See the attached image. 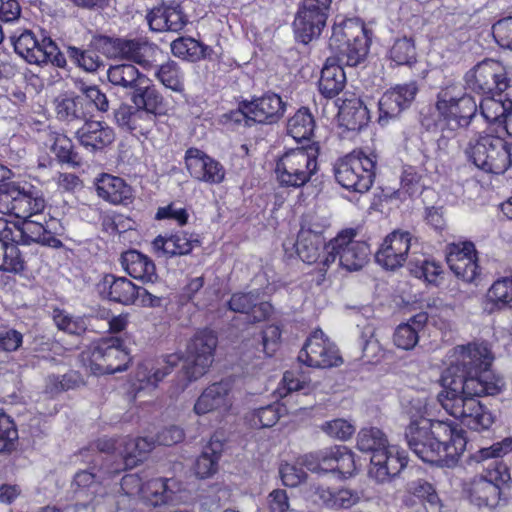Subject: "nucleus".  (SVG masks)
<instances>
[{
  "label": "nucleus",
  "instance_id": "f257e3e1",
  "mask_svg": "<svg viewBox=\"0 0 512 512\" xmlns=\"http://www.w3.org/2000/svg\"><path fill=\"white\" fill-rule=\"evenodd\" d=\"M454 357L442 376L443 389L437 396L438 401L448 414L469 429L487 430L494 418L478 398L499 394L504 381L489 371L493 358L484 345L457 346Z\"/></svg>",
  "mask_w": 512,
  "mask_h": 512
},
{
  "label": "nucleus",
  "instance_id": "f03ea898",
  "mask_svg": "<svg viewBox=\"0 0 512 512\" xmlns=\"http://www.w3.org/2000/svg\"><path fill=\"white\" fill-rule=\"evenodd\" d=\"M405 438L422 461L447 467L456 464L467 444L465 431L452 422L424 417L410 422Z\"/></svg>",
  "mask_w": 512,
  "mask_h": 512
},
{
  "label": "nucleus",
  "instance_id": "7ed1b4c3",
  "mask_svg": "<svg viewBox=\"0 0 512 512\" xmlns=\"http://www.w3.org/2000/svg\"><path fill=\"white\" fill-rule=\"evenodd\" d=\"M319 146L299 147L286 151L276 161L275 176L284 188H302L318 171Z\"/></svg>",
  "mask_w": 512,
  "mask_h": 512
},
{
  "label": "nucleus",
  "instance_id": "20e7f679",
  "mask_svg": "<svg viewBox=\"0 0 512 512\" xmlns=\"http://www.w3.org/2000/svg\"><path fill=\"white\" fill-rule=\"evenodd\" d=\"M466 155L482 171L503 174L512 167V142L492 134H479L470 140Z\"/></svg>",
  "mask_w": 512,
  "mask_h": 512
},
{
  "label": "nucleus",
  "instance_id": "39448f33",
  "mask_svg": "<svg viewBox=\"0 0 512 512\" xmlns=\"http://www.w3.org/2000/svg\"><path fill=\"white\" fill-rule=\"evenodd\" d=\"M376 159L362 151H353L336 160L333 172L336 182L343 188L365 193L370 190L375 178Z\"/></svg>",
  "mask_w": 512,
  "mask_h": 512
},
{
  "label": "nucleus",
  "instance_id": "423d86ee",
  "mask_svg": "<svg viewBox=\"0 0 512 512\" xmlns=\"http://www.w3.org/2000/svg\"><path fill=\"white\" fill-rule=\"evenodd\" d=\"M93 374H114L127 369L129 353L118 337L102 338L82 353Z\"/></svg>",
  "mask_w": 512,
  "mask_h": 512
},
{
  "label": "nucleus",
  "instance_id": "0eeeda50",
  "mask_svg": "<svg viewBox=\"0 0 512 512\" xmlns=\"http://www.w3.org/2000/svg\"><path fill=\"white\" fill-rule=\"evenodd\" d=\"M217 345V335L210 329L197 331L189 340L186 348L188 361L180 372L185 379L183 389L208 371L214 361Z\"/></svg>",
  "mask_w": 512,
  "mask_h": 512
},
{
  "label": "nucleus",
  "instance_id": "6e6552de",
  "mask_svg": "<svg viewBox=\"0 0 512 512\" xmlns=\"http://www.w3.org/2000/svg\"><path fill=\"white\" fill-rule=\"evenodd\" d=\"M354 229L341 231L328 243V255L323 259V265L329 267L339 260V265L347 271H359L369 261L371 254L369 245L364 241H356Z\"/></svg>",
  "mask_w": 512,
  "mask_h": 512
},
{
  "label": "nucleus",
  "instance_id": "1a4fd4ad",
  "mask_svg": "<svg viewBox=\"0 0 512 512\" xmlns=\"http://www.w3.org/2000/svg\"><path fill=\"white\" fill-rule=\"evenodd\" d=\"M510 82L505 67L493 59L478 62L464 75L465 89L484 96L500 95Z\"/></svg>",
  "mask_w": 512,
  "mask_h": 512
},
{
  "label": "nucleus",
  "instance_id": "9d476101",
  "mask_svg": "<svg viewBox=\"0 0 512 512\" xmlns=\"http://www.w3.org/2000/svg\"><path fill=\"white\" fill-rule=\"evenodd\" d=\"M436 109L448 122L466 128L476 116L478 105L473 96L460 94L457 86H447L437 94Z\"/></svg>",
  "mask_w": 512,
  "mask_h": 512
},
{
  "label": "nucleus",
  "instance_id": "9b49d317",
  "mask_svg": "<svg viewBox=\"0 0 512 512\" xmlns=\"http://www.w3.org/2000/svg\"><path fill=\"white\" fill-rule=\"evenodd\" d=\"M332 0H303L293 26L296 39L308 44L318 38L326 25Z\"/></svg>",
  "mask_w": 512,
  "mask_h": 512
},
{
  "label": "nucleus",
  "instance_id": "f8f14e48",
  "mask_svg": "<svg viewBox=\"0 0 512 512\" xmlns=\"http://www.w3.org/2000/svg\"><path fill=\"white\" fill-rule=\"evenodd\" d=\"M298 360L314 368H330L342 363L337 347L320 329L315 330L306 340Z\"/></svg>",
  "mask_w": 512,
  "mask_h": 512
},
{
  "label": "nucleus",
  "instance_id": "ddd939ff",
  "mask_svg": "<svg viewBox=\"0 0 512 512\" xmlns=\"http://www.w3.org/2000/svg\"><path fill=\"white\" fill-rule=\"evenodd\" d=\"M408 458L403 450L388 445L371 456L369 476L377 483H387L406 467Z\"/></svg>",
  "mask_w": 512,
  "mask_h": 512
},
{
  "label": "nucleus",
  "instance_id": "4468645a",
  "mask_svg": "<svg viewBox=\"0 0 512 512\" xmlns=\"http://www.w3.org/2000/svg\"><path fill=\"white\" fill-rule=\"evenodd\" d=\"M446 260L455 276L464 282L473 283L480 276L477 251L472 242L450 244Z\"/></svg>",
  "mask_w": 512,
  "mask_h": 512
},
{
  "label": "nucleus",
  "instance_id": "2eb2a0df",
  "mask_svg": "<svg viewBox=\"0 0 512 512\" xmlns=\"http://www.w3.org/2000/svg\"><path fill=\"white\" fill-rule=\"evenodd\" d=\"M184 160L190 176L199 182L217 185L225 179L224 166L198 148L187 149Z\"/></svg>",
  "mask_w": 512,
  "mask_h": 512
},
{
  "label": "nucleus",
  "instance_id": "dca6fc26",
  "mask_svg": "<svg viewBox=\"0 0 512 512\" xmlns=\"http://www.w3.org/2000/svg\"><path fill=\"white\" fill-rule=\"evenodd\" d=\"M412 235L395 230L387 235L375 254L376 262L386 270H395L406 262L411 248Z\"/></svg>",
  "mask_w": 512,
  "mask_h": 512
},
{
  "label": "nucleus",
  "instance_id": "f3484780",
  "mask_svg": "<svg viewBox=\"0 0 512 512\" xmlns=\"http://www.w3.org/2000/svg\"><path fill=\"white\" fill-rule=\"evenodd\" d=\"M419 87L416 81L399 84L387 90L379 100V121H388L401 114L412 104Z\"/></svg>",
  "mask_w": 512,
  "mask_h": 512
},
{
  "label": "nucleus",
  "instance_id": "a211bd4d",
  "mask_svg": "<svg viewBox=\"0 0 512 512\" xmlns=\"http://www.w3.org/2000/svg\"><path fill=\"white\" fill-rule=\"evenodd\" d=\"M146 19L150 29L155 32H180L189 21L180 3L175 1L162 2L152 8Z\"/></svg>",
  "mask_w": 512,
  "mask_h": 512
},
{
  "label": "nucleus",
  "instance_id": "6ab92c4d",
  "mask_svg": "<svg viewBox=\"0 0 512 512\" xmlns=\"http://www.w3.org/2000/svg\"><path fill=\"white\" fill-rule=\"evenodd\" d=\"M512 450V438H505L504 440L494 443L490 447L480 449L473 458L476 461H484L492 459L487 470V480L496 483L498 487L500 484H506L511 480L509 469L506 464L499 458Z\"/></svg>",
  "mask_w": 512,
  "mask_h": 512
},
{
  "label": "nucleus",
  "instance_id": "aec40b11",
  "mask_svg": "<svg viewBox=\"0 0 512 512\" xmlns=\"http://www.w3.org/2000/svg\"><path fill=\"white\" fill-rule=\"evenodd\" d=\"M232 384L230 381L222 380L212 383L203 390L194 404V412L205 415L210 412H227L232 407Z\"/></svg>",
  "mask_w": 512,
  "mask_h": 512
},
{
  "label": "nucleus",
  "instance_id": "412c9836",
  "mask_svg": "<svg viewBox=\"0 0 512 512\" xmlns=\"http://www.w3.org/2000/svg\"><path fill=\"white\" fill-rule=\"evenodd\" d=\"M285 103L275 93H266L261 97L244 101V109L254 123L273 124L278 122L285 111Z\"/></svg>",
  "mask_w": 512,
  "mask_h": 512
},
{
  "label": "nucleus",
  "instance_id": "4be33fe9",
  "mask_svg": "<svg viewBox=\"0 0 512 512\" xmlns=\"http://www.w3.org/2000/svg\"><path fill=\"white\" fill-rule=\"evenodd\" d=\"M181 359L180 354L172 353L157 360H146L140 363L135 373V378L140 383V388H156L180 363Z\"/></svg>",
  "mask_w": 512,
  "mask_h": 512
},
{
  "label": "nucleus",
  "instance_id": "5701e85b",
  "mask_svg": "<svg viewBox=\"0 0 512 512\" xmlns=\"http://www.w3.org/2000/svg\"><path fill=\"white\" fill-rule=\"evenodd\" d=\"M95 190L98 197L113 205H129L134 198L132 187L124 179L107 173L96 178Z\"/></svg>",
  "mask_w": 512,
  "mask_h": 512
},
{
  "label": "nucleus",
  "instance_id": "b1692460",
  "mask_svg": "<svg viewBox=\"0 0 512 512\" xmlns=\"http://www.w3.org/2000/svg\"><path fill=\"white\" fill-rule=\"evenodd\" d=\"M98 290L103 298L123 305L133 304L140 295V287L134 285L126 277L107 274L98 284Z\"/></svg>",
  "mask_w": 512,
  "mask_h": 512
},
{
  "label": "nucleus",
  "instance_id": "393cba45",
  "mask_svg": "<svg viewBox=\"0 0 512 512\" xmlns=\"http://www.w3.org/2000/svg\"><path fill=\"white\" fill-rule=\"evenodd\" d=\"M322 472L337 473L342 477L353 475L356 465L354 454L346 446L335 445L319 450Z\"/></svg>",
  "mask_w": 512,
  "mask_h": 512
},
{
  "label": "nucleus",
  "instance_id": "a878e982",
  "mask_svg": "<svg viewBox=\"0 0 512 512\" xmlns=\"http://www.w3.org/2000/svg\"><path fill=\"white\" fill-rule=\"evenodd\" d=\"M227 304L229 310L248 314L254 322L264 321L272 313V305L269 302L260 301L258 291L234 293Z\"/></svg>",
  "mask_w": 512,
  "mask_h": 512
},
{
  "label": "nucleus",
  "instance_id": "bb28decb",
  "mask_svg": "<svg viewBox=\"0 0 512 512\" xmlns=\"http://www.w3.org/2000/svg\"><path fill=\"white\" fill-rule=\"evenodd\" d=\"M75 137L84 148L97 151L110 145L114 141L115 134L105 122L88 118L76 131Z\"/></svg>",
  "mask_w": 512,
  "mask_h": 512
},
{
  "label": "nucleus",
  "instance_id": "cd10ccee",
  "mask_svg": "<svg viewBox=\"0 0 512 512\" xmlns=\"http://www.w3.org/2000/svg\"><path fill=\"white\" fill-rule=\"evenodd\" d=\"M122 268L134 279L143 283H155L158 280L156 266L152 259L145 254L130 249L121 254Z\"/></svg>",
  "mask_w": 512,
  "mask_h": 512
},
{
  "label": "nucleus",
  "instance_id": "c85d7f7f",
  "mask_svg": "<svg viewBox=\"0 0 512 512\" xmlns=\"http://www.w3.org/2000/svg\"><path fill=\"white\" fill-rule=\"evenodd\" d=\"M58 119L68 124L85 122L90 117L89 103L80 95L64 94L55 99Z\"/></svg>",
  "mask_w": 512,
  "mask_h": 512
},
{
  "label": "nucleus",
  "instance_id": "c756f323",
  "mask_svg": "<svg viewBox=\"0 0 512 512\" xmlns=\"http://www.w3.org/2000/svg\"><path fill=\"white\" fill-rule=\"evenodd\" d=\"M159 52L157 45L145 38H121L119 58L135 62L144 68L150 67Z\"/></svg>",
  "mask_w": 512,
  "mask_h": 512
},
{
  "label": "nucleus",
  "instance_id": "7c9ffc66",
  "mask_svg": "<svg viewBox=\"0 0 512 512\" xmlns=\"http://www.w3.org/2000/svg\"><path fill=\"white\" fill-rule=\"evenodd\" d=\"M346 85L343 67L334 58H327L318 81L320 93L328 99L336 97Z\"/></svg>",
  "mask_w": 512,
  "mask_h": 512
},
{
  "label": "nucleus",
  "instance_id": "2f4dec72",
  "mask_svg": "<svg viewBox=\"0 0 512 512\" xmlns=\"http://www.w3.org/2000/svg\"><path fill=\"white\" fill-rule=\"evenodd\" d=\"M120 467H113L106 460L105 463L98 466L94 464L88 470H82L75 474L73 486L75 491L90 490L100 485L105 480L111 479L121 472Z\"/></svg>",
  "mask_w": 512,
  "mask_h": 512
},
{
  "label": "nucleus",
  "instance_id": "473e14b6",
  "mask_svg": "<svg viewBox=\"0 0 512 512\" xmlns=\"http://www.w3.org/2000/svg\"><path fill=\"white\" fill-rule=\"evenodd\" d=\"M428 321V314L420 312L412 316L406 323L399 324L393 334L394 344L403 350L413 349L419 341V332Z\"/></svg>",
  "mask_w": 512,
  "mask_h": 512
},
{
  "label": "nucleus",
  "instance_id": "72a5a7b5",
  "mask_svg": "<svg viewBox=\"0 0 512 512\" xmlns=\"http://www.w3.org/2000/svg\"><path fill=\"white\" fill-rule=\"evenodd\" d=\"M108 81L117 87L125 90H130L131 94L139 87L145 84L147 78L140 73L138 68L133 64H116L111 65L106 72Z\"/></svg>",
  "mask_w": 512,
  "mask_h": 512
},
{
  "label": "nucleus",
  "instance_id": "f704fd0d",
  "mask_svg": "<svg viewBox=\"0 0 512 512\" xmlns=\"http://www.w3.org/2000/svg\"><path fill=\"white\" fill-rule=\"evenodd\" d=\"M41 41L34 35V64L50 65L51 68H63L66 65L65 56L59 51L55 42L40 29Z\"/></svg>",
  "mask_w": 512,
  "mask_h": 512
},
{
  "label": "nucleus",
  "instance_id": "c9c22d12",
  "mask_svg": "<svg viewBox=\"0 0 512 512\" xmlns=\"http://www.w3.org/2000/svg\"><path fill=\"white\" fill-rule=\"evenodd\" d=\"M364 25L353 19L335 23L329 39V48H339L342 44L366 41Z\"/></svg>",
  "mask_w": 512,
  "mask_h": 512
},
{
  "label": "nucleus",
  "instance_id": "e433bc0d",
  "mask_svg": "<svg viewBox=\"0 0 512 512\" xmlns=\"http://www.w3.org/2000/svg\"><path fill=\"white\" fill-rule=\"evenodd\" d=\"M486 310L490 313L512 308V277H502L493 282L486 294Z\"/></svg>",
  "mask_w": 512,
  "mask_h": 512
},
{
  "label": "nucleus",
  "instance_id": "4c0bfd02",
  "mask_svg": "<svg viewBox=\"0 0 512 512\" xmlns=\"http://www.w3.org/2000/svg\"><path fill=\"white\" fill-rule=\"evenodd\" d=\"M171 52L175 57L194 63L210 57L213 50L192 37H179L172 41Z\"/></svg>",
  "mask_w": 512,
  "mask_h": 512
},
{
  "label": "nucleus",
  "instance_id": "58836bf2",
  "mask_svg": "<svg viewBox=\"0 0 512 512\" xmlns=\"http://www.w3.org/2000/svg\"><path fill=\"white\" fill-rule=\"evenodd\" d=\"M224 444L217 438L212 437L208 445L205 446L201 455L195 462V473L201 478L205 479L217 472L218 462L223 452Z\"/></svg>",
  "mask_w": 512,
  "mask_h": 512
},
{
  "label": "nucleus",
  "instance_id": "ea45409f",
  "mask_svg": "<svg viewBox=\"0 0 512 512\" xmlns=\"http://www.w3.org/2000/svg\"><path fill=\"white\" fill-rule=\"evenodd\" d=\"M500 487L486 477L474 479L469 488V499L478 507H495L500 497Z\"/></svg>",
  "mask_w": 512,
  "mask_h": 512
},
{
  "label": "nucleus",
  "instance_id": "a19ab883",
  "mask_svg": "<svg viewBox=\"0 0 512 512\" xmlns=\"http://www.w3.org/2000/svg\"><path fill=\"white\" fill-rule=\"evenodd\" d=\"M295 247L299 258L308 264L317 262L322 250H326V255H328V244H326L325 238H319L305 230L298 232Z\"/></svg>",
  "mask_w": 512,
  "mask_h": 512
},
{
  "label": "nucleus",
  "instance_id": "79ce46f5",
  "mask_svg": "<svg viewBox=\"0 0 512 512\" xmlns=\"http://www.w3.org/2000/svg\"><path fill=\"white\" fill-rule=\"evenodd\" d=\"M340 114L347 129L352 131L362 129L370 119L369 110L358 98L343 101Z\"/></svg>",
  "mask_w": 512,
  "mask_h": 512
},
{
  "label": "nucleus",
  "instance_id": "37998d69",
  "mask_svg": "<svg viewBox=\"0 0 512 512\" xmlns=\"http://www.w3.org/2000/svg\"><path fill=\"white\" fill-rule=\"evenodd\" d=\"M314 128V118L307 108L299 109L287 122V132L297 142L310 140Z\"/></svg>",
  "mask_w": 512,
  "mask_h": 512
},
{
  "label": "nucleus",
  "instance_id": "c03bdc74",
  "mask_svg": "<svg viewBox=\"0 0 512 512\" xmlns=\"http://www.w3.org/2000/svg\"><path fill=\"white\" fill-rule=\"evenodd\" d=\"M334 54V59L341 66L355 67L364 61L368 54V42H352L351 44H342L339 48H330Z\"/></svg>",
  "mask_w": 512,
  "mask_h": 512
},
{
  "label": "nucleus",
  "instance_id": "a18cd8bd",
  "mask_svg": "<svg viewBox=\"0 0 512 512\" xmlns=\"http://www.w3.org/2000/svg\"><path fill=\"white\" fill-rule=\"evenodd\" d=\"M131 100L137 109L145 110L152 116H156L163 105V97L154 86L139 85L132 93Z\"/></svg>",
  "mask_w": 512,
  "mask_h": 512
},
{
  "label": "nucleus",
  "instance_id": "49530a36",
  "mask_svg": "<svg viewBox=\"0 0 512 512\" xmlns=\"http://www.w3.org/2000/svg\"><path fill=\"white\" fill-rule=\"evenodd\" d=\"M388 445L385 433L377 427L362 428L357 435V448L362 452H370L374 455Z\"/></svg>",
  "mask_w": 512,
  "mask_h": 512
},
{
  "label": "nucleus",
  "instance_id": "de8ad7c7",
  "mask_svg": "<svg viewBox=\"0 0 512 512\" xmlns=\"http://www.w3.org/2000/svg\"><path fill=\"white\" fill-rule=\"evenodd\" d=\"M281 411L282 407L279 403L269 404L248 413L246 420L253 428H269L278 422L281 417Z\"/></svg>",
  "mask_w": 512,
  "mask_h": 512
},
{
  "label": "nucleus",
  "instance_id": "09e8293b",
  "mask_svg": "<svg viewBox=\"0 0 512 512\" xmlns=\"http://www.w3.org/2000/svg\"><path fill=\"white\" fill-rule=\"evenodd\" d=\"M0 237L3 240L25 246H29L32 241L27 221L13 222L10 226L3 217H0Z\"/></svg>",
  "mask_w": 512,
  "mask_h": 512
},
{
  "label": "nucleus",
  "instance_id": "8fccbe9b",
  "mask_svg": "<svg viewBox=\"0 0 512 512\" xmlns=\"http://www.w3.org/2000/svg\"><path fill=\"white\" fill-rule=\"evenodd\" d=\"M17 245L0 237V270L14 273L24 270V261Z\"/></svg>",
  "mask_w": 512,
  "mask_h": 512
},
{
  "label": "nucleus",
  "instance_id": "3c124183",
  "mask_svg": "<svg viewBox=\"0 0 512 512\" xmlns=\"http://www.w3.org/2000/svg\"><path fill=\"white\" fill-rule=\"evenodd\" d=\"M320 498L330 508L348 509L360 501V494L352 489H340L336 492L321 490Z\"/></svg>",
  "mask_w": 512,
  "mask_h": 512
},
{
  "label": "nucleus",
  "instance_id": "603ef678",
  "mask_svg": "<svg viewBox=\"0 0 512 512\" xmlns=\"http://www.w3.org/2000/svg\"><path fill=\"white\" fill-rule=\"evenodd\" d=\"M389 58L396 65L411 66L416 62V48L411 38L396 39L389 50Z\"/></svg>",
  "mask_w": 512,
  "mask_h": 512
},
{
  "label": "nucleus",
  "instance_id": "864d4df0",
  "mask_svg": "<svg viewBox=\"0 0 512 512\" xmlns=\"http://www.w3.org/2000/svg\"><path fill=\"white\" fill-rule=\"evenodd\" d=\"M67 54L80 68L87 72H95L104 65L102 58L88 46L82 50L75 46L67 47Z\"/></svg>",
  "mask_w": 512,
  "mask_h": 512
},
{
  "label": "nucleus",
  "instance_id": "5fc2aeb1",
  "mask_svg": "<svg viewBox=\"0 0 512 512\" xmlns=\"http://www.w3.org/2000/svg\"><path fill=\"white\" fill-rule=\"evenodd\" d=\"M406 490L410 495L418 498L423 504L427 503L431 508L440 507L438 494L433 485L428 481L423 479L411 481L407 484Z\"/></svg>",
  "mask_w": 512,
  "mask_h": 512
},
{
  "label": "nucleus",
  "instance_id": "6e6d98bb",
  "mask_svg": "<svg viewBox=\"0 0 512 512\" xmlns=\"http://www.w3.org/2000/svg\"><path fill=\"white\" fill-rule=\"evenodd\" d=\"M481 115L488 123L504 124V119L508 115V110L501 100H496L493 97H487L482 100L480 105Z\"/></svg>",
  "mask_w": 512,
  "mask_h": 512
},
{
  "label": "nucleus",
  "instance_id": "4d7b16f0",
  "mask_svg": "<svg viewBox=\"0 0 512 512\" xmlns=\"http://www.w3.org/2000/svg\"><path fill=\"white\" fill-rule=\"evenodd\" d=\"M53 145L50 151L56 155L59 162L70 164L73 167L80 166L81 161L78 153L74 151V145L71 139L61 134L60 137L56 139V142H53Z\"/></svg>",
  "mask_w": 512,
  "mask_h": 512
},
{
  "label": "nucleus",
  "instance_id": "13d9d810",
  "mask_svg": "<svg viewBox=\"0 0 512 512\" xmlns=\"http://www.w3.org/2000/svg\"><path fill=\"white\" fill-rule=\"evenodd\" d=\"M157 79L167 88L173 91L183 90V83L177 64L174 61H168L162 64L156 70Z\"/></svg>",
  "mask_w": 512,
  "mask_h": 512
},
{
  "label": "nucleus",
  "instance_id": "bf43d9fd",
  "mask_svg": "<svg viewBox=\"0 0 512 512\" xmlns=\"http://www.w3.org/2000/svg\"><path fill=\"white\" fill-rule=\"evenodd\" d=\"M137 447L134 438L126 437L119 442V453L122 456V463H114L107 460L113 467L122 468L121 471L136 466L141 461L140 455L137 454Z\"/></svg>",
  "mask_w": 512,
  "mask_h": 512
},
{
  "label": "nucleus",
  "instance_id": "052dcab7",
  "mask_svg": "<svg viewBox=\"0 0 512 512\" xmlns=\"http://www.w3.org/2000/svg\"><path fill=\"white\" fill-rule=\"evenodd\" d=\"M18 439V431L13 420L5 413H0V453L11 452Z\"/></svg>",
  "mask_w": 512,
  "mask_h": 512
},
{
  "label": "nucleus",
  "instance_id": "680f3d73",
  "mask_svg": "<svg viewBox=\"0 0 512 512\" xmlns=\"http://www.w3.org/2000/svg\"><path fill=\"white\" fill-rule=\"evenodd\" d=\"M120 44L121 38L94 35L90 40L89 47L108 58H119Z\"/></svg>",
  "mask_w": 512,
  "mask_h": 512
},
{
  "label": "nucleus",
  "instance_id": "e2e57ef3",
  "mask_svg": "<svg viewBox=\"0 0 512 512\" xmlns=\"http://www.w3.org/2000/svg\"><path fill=\"white\" fill-rule=\"evenodd\" d=\"M56 224L55 219H50L49 222H46V225L39 220H34V242L52 248L62 246V242L51 231V229H55Z\"/></svg>",
  "mask_w": 512,
  "mask_h": 512
},
{
  "label": "nucleus",
  "instance_id": "0e129e2a",
  "mask_svg": "<svg viewBox=\"0 0 512 512\" xmlns=\"http://www.w3.org/2000/svg\"><path fill=\"white\" fill-rule=\"evenodd\" d=\"M321 429L330 437L347 440L355 433V425L346 419H334L322 424Z\"/></svg>",
  "mask_w": 512,
  "mask_h": 512
},
{
  "label": "nucleus",
  "instance_id": "69168bd1",
  "mask_svg": "<svg viewBox=\"0 0 512 512\" xmlns=\"http://www.w3.org/2000/svg\"><path fill=\"white\" fill-rule=\"evenodd\" d=\"M411 273L420 279H424L429 283H434L441 273V266L434 261L424 259L422 261H410Z\"/></svg>",
  "mask_w": 512,
  "mask_h": 512
},
{
  "label": "nucleus",
  "instance_id": "338daca9",
  "mask_svg": "<svg viewBox=\"0 0 512 512\" xmlns=\"http://www.w3.org/2000/svg\"><path fill=\"white\" fill-rule=\"evenodd\" d=\"M10 39L15 53L27 63H32V31L24 29L19 35L13 34Z\"/></svg>",
  "mask_w": 512,
  "mask_h": 512
},
{
  "label": "nucleus",
  "instance_id": "774afa93",
  "mask_svg": "<svg viewBox=\"0 0 512 512\" xmlns=\"http://www.w3.org/2000/svg\"><path fill=\"white\" fill-rule=\"evenodd\" d=\"M492 35L499 46L512 50V17L498 20L492 26Z\"/></svg>",
  "mask_w": 512,
  "mask_h": 512
}]
</instances>
